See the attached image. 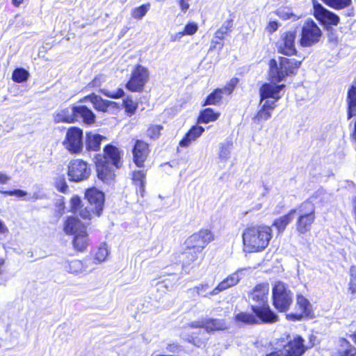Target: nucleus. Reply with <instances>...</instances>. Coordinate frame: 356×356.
<instances>
[{
  "mask_svg": "<svg viewBox=\"0 0 356 356\" xmlns=\"http://www.w3.org/2000/svg\"><path fill=\"white\" fill-rule=\"evenodd\" d=\"M300 61L295 58L280 56L278 60L272 58L269 60V77L271 83H264L259 90L260 104L266 99L272 98L278 100L280 92L285 87L284 84H276L282 81L286 76L296 74L300 67Z\"/></svg>",
  "mask_w": 356,
  "mask_h": 356,
  "instance_id": "nucleus-1",
  "label": "nucleus"
},
{
  "mask_svg": "<svg viewBox=\"0 0 356 356\" xmlns=\"http://www.w3.org/2000/svg\"><path fill=\"white\" fill-rule=\"evenodd\" d=\"M122 165V152L111 144L104 147L103 156H96L97 177L108 185L112 184L115 178L113 168L119 169Z\"/></svg>",
  "mask_w": 356,
  "mask_h": 356,
  "instance_id": "nucleus-2",
  "label": "nucleus"
},
{
  "mask_svg": "<svg viewBox=\"0 0 356 356\" xmlns=\"http://www.w3.org/2000/svg\"><path fill=\"white\" fill-rule=\"evenodd\" d=\"M271 237V228L268 226L248 228L243 234V243L251 252L265 249Z\"/></svg>",
  "mask_w": 356,
  "mask_h": 356,
  "instance_id": "nucleus-3",
  "label": "nucleus"
},
{
  "mask_svg": "<svg viewBox=\"0 0 356 356\" xmlns=\"http://www.w3.org/2000/svg\"><path fill=\"white\" fill-rule=\"evenodd\" d=\"M213 234L208 229H201L197 233H194L189 236L185 241V245L187 249L184 253L186 257H191L186 264H189L191 261H194L197 259V253H200L202 250L213 240Z\"/></svg>",
  "mask_w": 356,
  "mask_h": 356,
  "instance_id": "nucleus-4",
  "label": "nucleus"
},
{
  "mask_svg": "<svg viewBox=\"0 0 356 356\" xmlns=\"http://www.w3.org/2000/svg\"><path fill=\"white\" fill-rule=\"evenodd\" d=\"M85 197L88 205L81 209L80 217L90 220L94 215L99 216L104 209V193L96 188H90L86 190Z\"/></svg>",
  "mask_w": 356,
  "mask_h": 356,
  "instance_id": "nucleus-5",
  "label": "nucleus"
},
{
  "mask_svg": "<svg viewBox=\"0 0 356 356\" xmlns=\"http://www.w3.org/2000/svg\"><path fill=\"white\" fill-rule=\"evenodd\" d=\"M298 217L296 222V230L299 234H305L311 231L316 219L315 206L311 201H305L296 209Z\"/></svg>",
  "mask_w": 356,
  "mask_h": 356,
  "instance_id": "nucleus-6",
  "label": "nucleus"
},
{
  "mask_svg": "<svg viewBox=\"0 0 356 356\" xmlns=\"http://www.w3.org/2000/svg\"><path fill=\"white\" fill-rule=\"evenodd\" d=\"M273 305L280 312H286L292 302L293 293L282 282H276L272 289Z\"/></svg>",
  "mask_w": 356,
  "mask_h": 356,
  "instance_id": "nucleus-7",
  "label": "nucleus"
},
{
  "mask_svg": "<svg viewBox=\"0 0 356 356\" xmlns=\"http://www.w3.org/2000/svg\"><path fill=\"white\" fill-rule=\"evenodd\" d=\"M322 31L312 19L305 22L301 29L300 44L303 47H311L319 42Z\"/></svg>",
  "mask_w": 356,
  "mask_h": 356,
  "instance_id": "nucleus-8",
  "label": "nucleus"
},
{
  "mask_svg": "<svg viewBox=\"0 0 356 356\" xmlns=\"http://www.w3.org/2000/svg\"><path fill=\"white\" fill-rule=\"evenodd\" d=\"M83 130L76 127H70L65 135L63 144L66 149L72 154L80 153L83 147Z\"/></svg>",
  "mask_w": 356,
  "mask_h": 356,
  "instance_id": "nucleus-9",
  "label": "nucleus"
},
{
  "mask_svg": "<svg viewBox=\"0 0 356 356\" xmlns=\"http://www.w3.org/2000/svg\"><path fill=\"white\" fill-rule=\"evenodd\" d=\"M67 175L70 181L81 182L89 178L90 168L82 159H72L68 165Z\"/></svg>",
  "mask_w": 356,
  "mask_h": 356,
  "instance_id": "nucleus-10",
  "label": "nucleus"
},
{
  "mask_svg": "<svg viewBox=\"0 0 356 356\" xmlns=\"http://www.w3.org/2000/svg\"><path fill=\"white\" fill-rule=\"evenodd\" d=\"M149 78V70L140 65H137L132 71L130 79L126 84L127 90L131 92L142 91Z\"/></svg>",
  "mask_w": 356,
  "mask_h": 356,
  "instance_id": "nucleus-11",
  "label": "nucleus"
},
{
  "mask_svg": "<svg viewBox=\"0 0 356 356\" xmlns=\"http://www.w3.org/2000/svg\"><path fill=\"white\" fill-rule=\"evenodd\" d=\"M312 3L314 16L321 24L337 26L339 23L340 18L337 14L325 8L316 0H312Z\"/></svg>",
  "mask_w": 356,
  "mask_h": 356,
  "instance_id": "nucleus-12",
  "label": "nucleus"
},
{
  "mask_svg": "<svg viewBox=\"0 0 356 356\" xmlns=\"http://www.w3.org/2000/svg\"><path fill=\"white\" fill-rule=\"evenodd\" d=\"M304 341L299 335L288 336L287 342L283 345L282 349L287 356H302L307 350Z\"/></svg>",
  "mask_w": 356,
  "mask_h": 356,
  "instance_id": "nucleus-13",
  "label": "nucleus"
},
{
  "mask_svg": "<svg viewBox=\"0 0 356 356\" xmlns=\"http://www.w3.org/2000/svg\"><path fill=\"white\" fill-rule=\"evenodd\" d=\"M251 309L259 323H273L278 321V316L270 307L268 303L263 305H252Z\"/></svg>",
  "mask_w": 356,
  "mask_h": 356,
  "instance_id": "nucleus-14",
  "label": "nucleus"
},
{
  "mask_svg": "<svg viewBox=\"0 0 356 356\" xmlns=\"http://www.w3.org/2000/svg\"><path fill=\"white\" fill-rule=\"evenodd\" d=\"M296 38V34L295 31H288L281 37V40L277 42V49L279 53L291 56L296 53V49L295 47V40Z\"/></svg>",
  "mask_w": 356,
  "mask_h": 356,
  "instance_id": "nucleus-15",
  "label": "nucleus"
},
{
  "mask_svg": "<svg viewBox=\"0 0 356 356\" xmlns=\"http://www.w3.org/2000/svg\"><path fill=\"white\" fill-rule=\"evenodd\" d=\"M149 153V145L141 140H136L132 149L133 161L138 168L144 166V162Z\"/></svg>",
  "mask_w": 356,
  "mask_h": 356,
  "instance_id": "nucleus-16",
  "label": "nucleus"
},
{
  "mask_svg": "<svg viewBox=\"0 0 356 356\" xmlns=\"http://www.w3.org/2000/svg\"><path fill=\"white\" fill-rule=\"evenodd\" d=\"M269 291L268 284H257L250 294L249 298L256 305H263L268 303V295Z\"/></svg>",
  "mask_w": 356,
  "mask_h": 356,
  "instance_id": "nucleus-17",
  "label": "nucleus"
},
{
  "mask_svg": "<svg viewBox=\"0 0 356 356\" xmlns=\"http://www.w3.org/2000/svg\"><path fill=\"white\" fill-rule=\"evenodd\" d=\"M297 305L300 310V314H290L289 317L293 321H300L304 316L309 317L312 314V305L309 301L306 299L304 296L299 295L297 296Z\"/></svg>",
  "mask_w": 356,
  "mask_h": 356,
  "instance_id": "nucleus-18",
  "label": "nucleus"
},
{
  "mask_svg": "<svg viewBox=\"0 0 356 356\" xmlns=\"http://www.w3.org/2000/svg\"><path fill=\"white\" fill-rule=\"evenodd\" d=\"M87 100H90L96 110L102 112H106L109 106L115 107L117 105L116 102L104 99L101 96L94 93L85 97L81 102Z\"/></svg>",
  "mask_w": 356,
  "mask_h": 356,
  "instance_id": "nucleus-19",
  "label": "nucleus"
},
{
  "mask_svg": "<svg viewBox=\"0 0 356 356\" xmlns=\"http://www.w3.org/2000/svg\"><path fill=\"white\" fill-rule=\"evenodd\" d=\"M92 263V261L90 259H84L83 261L74 259L67 262L65 265V268L68 273L77 275L89 271L88 268L89 265Z\"/></svg>",
  "mask_w": 356,
  "mask_h": 356,
  "instance_id": "nucleus-20",
  "label": "nucleus"
},
{
  "mask_svg": "<svg viewBox=\"0 0 356 356\" xmlns=\"http://www.w3.org/2000/svg\"><path fill=\"white\" fill-rule=\"evenodd\" d=\"M75 122L81 120L85 124H92L95 122L96 116L92 111L86 106H74Z\"/></svg>",
  "mask_w": 356,
  "mask_h": 356,
  "instance_id": "nucleus-21",
  "label": "nucleus"
},
{
  "mask_svg": "<svg viewBox=\"0 0 356 356\" xmlns=\"http://www.w3.org/2000/svg\"><path fill=\"white\" fill-rule=\"evenodd\" d=\"M241 272L242 270H238L229 275L226 279L220 282L213 290L210 291V294L212 296H216L220 291L226 290L227 289L236 285L240 280L238 273Z\"/></svg>",
  "mask_w": 356,
  "mask_h": 356,
  "instance_id": "nucleus-22",
  "label": "nucleus"
},
{
  "mask_svg": "<svg viewBox=\"0 0 356 356\" xmlns=\"http://www.w3.org/2000/svg\"><path fill=\"white\" fill-rule=\"evenodd\" d=\"M74 106L67 107L56 111L54 114V120L56 123L66 122L73 123L75 122Z\"/></svg>",
  "mask_w": 356,
  "mask_h": 356,
  "instance_id": "nucleus-23",
  "label": "nucleus"
},
{
  "mask_svg": "<svg viewBox=\"0 0 356 356\" xmlns=\"http://www.w3.org/2000/svg\"><path fill=\"white\" fill-rule=\"evenodd\" d=\"M204 131V129L198 125L193 126L179 141V145L182 147H187L190 144L196 140Z\"/></svg>",
  "mask_w": 356,
  "mask_h": 356,
  "instance_id": "nucleus-24",
  "label": "nucleus"
},
{
  "mask_svg": "<svg viewBox=\"0 0 356 356\" xmlns=\"http://www.w3.org/2000/svg\"><path fill=\"white\" fill-rule=\"evenodd\" d=\"M205 330L207 333L225 330L229 328L223 318H205Z\"/></svg>",
  "mask_w": 356,
  "mask_h": 356,
  "instance_id": "nucleus-25",
  "label": "nucleus"
},
{
  "mask_svg": "<svg viewBox=\"0 0 356 356\" xmlns=\"http://www.w3.org/2000/svg\"><path fill=\"white\" fill-rule=\"evenodd\" d=\"M86 227L76 218L68 217L64 225V232L67 234H76Z\"/></svg>",
  "mask_w": 356,
  "mask_h": 356,
  "instance_id": "nucleus-26",
  "label": "nucleus"
},
{
  "mask_svg": "<svg viewBox=\"0 0 356 356\" xmlns=\"http://www.w3.org/2000/svg\"><path fill=\"white\" fill-rule=\"evenodd\" d=\"M105 138L100 134L87 133L86 146L89 151H98L100 148L101 143Z\"/></svg>",
  "mask_w": 356,
  "mask_h": 356,
  "instance_id": "nucleus-27",
  "label": "nucleus"
},
{
  "mask_svg": "<svg viewBox=\"0 0 356 356\" xmlns=\"http://www.w3.org/2000/svg\"><path fill=\"white\" fill-rule=\"evenodd\" d=\"M72 242L74 249L80 252L84 251L88 245L86 229H82L80 233L75 234Z\"/></svg>",
  "mask_w": 356,
  "mask_h": 356,
  "instance_id": "nucleus-28",
  "label": "nucleus"
},
{
  "mask_svg": "<svg viewBox=\"0 0 356 356\" xmlns=\"http://www.w3.org/2000/svg\"><path fill=\"white\" fill-rule=\"evenodd\" d=\"M296 213V209H291L287 214L275 220L273 225L276 227L279 232H282L289 224Z\"/></svg>",
  "mask_w": 356,
  "mask_h": 356,
  "instance_id": "nucleus-29",
  "label": "nucleus"
},
{
  "mask_svg": "<svg viewBox=\"0 0 356 356\" xmlns=\"http://www.w3.org/2000/svg\"><path fill=\"white\" fill-rule=\"evenodd\" d=\"M348 119L356 115V88L350 87L348 91Z\"/></svg>",
  "mask_w": 356,
  "mask_h": 356,
  "instance_id": "nucleus-30",
  "label": "nucleus"
},
{
  "mask_svg": "<svg viewBox=\"0 0 356 356\" xmlns=\"http://www.w3.org/2000/svg\"><path fill=\"white\" fill-rule=\"evenodd\" d=\"M146 173L143 170L132 172V181L135 186L139 187L140 195L143 196L145 192Z\"/></svg>",
  "mask_w": 356,
  "mask_h": 356,
  "instance_id": "nucleus-31",
  "label": "nucleus"
},
{
  "mask_svg": "<svg viewBox=\"0 0 356 356\" xmlns=\"http://www.w3.org/2000/svg\"><path fill=\"white\" fill-rule=\"evenodd\" d=\"M233 29V19H229L223 22L221 27L218 29L214 35V38L222 40L225 38L226 35H228L230 32H232Z\"/></svg>",
  "mask_w": 356,
  "mask_h": 356,
  "instance_id": "nucleus-32",
  "label": "nucleus"
},
{
  "mask_svg": "<svg viewBox=\"0 0 356 356\" xmlns=\"http://www.w3.org/2000/svg\"><path fill=\"white\" fill-rule=\"evenodd\" d=\"M220 114L214 112L211 108H204L200 112L198 118L199 123H209L218 119Z\"/></svg>",
  "mask_w": 356,
  "mask_h": 356,
  "instance_id": "nucleus-33",
  "label": "nucleus"
},
{
  "mask_svg": "<svg viewBox=\"0 0 356 356\" xmlns=\"http://www.w3.org/2000/svg\"><path fill=\"white\" fill-rule=\"evenodd\" d=\"M236 322H241L248 325L259 324V321L255 316V314L240 312L238 313L234 318Z\"/></svg>",
  "mask_w": 356,
  "mask_h": 356,
  "instance_id": "nucleus-34",
  "label": "nucleus"
},
{
  "mask_svg": "<svg viewBox=\"0 0 356 356\" xmlns=\"http://www.w3.org/2000/svg\"><path fill=\"white\" fill-rule=\"evenodd\" d=\"M232 145L231 140H226L220 144L219 157L222 161H227L229 158Z\"/></svg>",
  "mask_w": 356,
  "mask_h": 356,
  "instance_id": "nucleus-35",
  "label": "nucleus"
},
{
  "mask_svg": "<svg viewBox=\"0 0 356 356\" xmlns=\"http://www.w3.org/2000/svg\"><path fill=\"white\" fill-rule=\"evenodd\" d=\"M325 5L334 9L341 10L350 6L352 0H321Z\"/></svg>",
  "mask_w": 356,
  "mask_h": 356,
  "instance_id": "nucleus-36",
  "label": "nucleus"
},
{
  "mask_svg": "<svg viewBox=\"0 0 356 356\" xmlns=\"http://www.w3.org/2000/svg\"><path fill=\"white\" fill-rule=\"evenodd\" d=\"M29 76V72L23 67L16 68L12 75L13 80L16 83H24Z\"/></svg>",
  "mask_w": 356,
  "mask_h": 356,
  "instance_id": "nucleus-37",
  "label": "nucleus"
},
{
  "mask_svg": "<svg viewBox=\"0 0 356 356\" xmlns=\"http://www.w3.org/2000/svg\"><path fill=\"white\" fill-rule=\"evenodd\" d=\"M225 89L217 88L211 92L206 99L204 105H214L220 102L222 99V93Z\"/></svg>",
  "mask_w": 356,
  "mask_h": 356,
  "instance_id": "nucleus-38",
  "label": "nucleus"
},
{
  "mask_svg": "<svg viewBox=\"0 0 356 356\" xmlns=\"http://www.w3.org/2000/svg\"><path fill=\"white\" fill-rule=\"evenodd\" d=\"M341 346L345 348L341 350L339 356H356V348L353 346L346 339H340Z\"/></svg>",
  "mask_w": 356,
  "mask_h": 356,
  "instance_id": "nucleus-39",
  "label": "nucleus"
},
{
  "mask_svg": "<svg viewBox=\"0 0 356 356\" xmlns=\"http://www.w3.org/2000/svg\"><path fill=\"white\" fill-rule=\"evenodd\" d=\"M200 334H204V332L200 330H199L198 332H192L191 334L188 335L186 341L188 343H191L197 347H200L204 343V341L206 339L200 337Z\"/></svg>",
  "mask_w": 356,
  "mask_h": 356,
  "instance_id": "nucleus-40",
  "label": "nucleus"
},
{
  "mask_svg": "<svg viewBox=\"0 0 356 356\" xmlns=\"http://www.w3.org/2000/svg\"><path fill=\"white\" fill-rule=\"evenodd\" d=\"M271 118V111L261 106L256 115L253 118L254 123L260 124L263 121H266Z\"/></svg>",
  "mask_w": 356,
  "mask_h": 356,
  "instance_id": "nucleus-41",
  "label": "nucleus"
},
{
  "mask_svg": "<svg viewBox=\"0 0 356 356\" xmlns=\"http://www.w3.org/2000/svg\"><path fill=\"white\" fill-rule=\"evenodd\" d=\"M123 106L125 112L129 116L134 115L136 111L138 105L130 97H127L123 99Z\"/></svg>",
  "mask_w": 356,
  "mask_h": 356,
  "instance_id": "nucleus-42",
  "label": "nucleus"
},
{
  "mask_svg": "<svg viewBox=\"0 0 356 356\" xmlns=\"http://www.w3.org/2000/svg\"><path fill=\"white\" fill-rule=\"evenodd\" d=\"M209 289L210 286L209 284H201L199 286L194 287L193 289H190L188 291L193 293L195 291L199 296L208 297L209 296H211L210 292H207Z\"/></svg>",
  "mask_w": 356,
  "mask_h": 356,
  "instance_id": "nucleus-43",
  "label": "nucleus"
},
{
  "mask_svg": "<svg viewBox=\"0 0 356 356\" xmlns=\"http://www.w3.org/2000/svg\"><path fill=\"white\" fill-rule=\"evenodd\" d=\"M277 15L282 19H291L293 21L298 19L300 18L299 16L293 13L289 9L286 8H281L279 9L277 12Z\"/></svg>",
  "mask_w": 356,
  "mask_h": 356,
  "instance_id": "nucleus-44",
  "label": "nucleus"
},
{
  "mask_svg": "<svg viewBox=\"0 0 356 356\" xmlns=\"http://www.w3.org/2000/svg\"><path fill=\"white\" fill-rule=\"evenodd\" d=\"M108 254V250L105 243L102 244L98 248L96 254L95 260L97 261L98 263H101L106 259Z\"/></svg>",
  "mask_w": 356,
  "mask_h": 356,
  "instance_id": "nucleus-45",
  "label": "nucleus"
},
{
  "mask_svg": "<svg viewBox=\"0 0 356 356\" xmlns=\"http://www.w3.org/2000/svg\"><path fill=\"white\" fill-rule=\"evenodd\" d=\"M54 186L56 188L60 193H67L69 191L68 186L63 176L56 177Z\"/></svg>",
  "mask_w": 356,
  "mask_h": 356,
  "instance_id": "nucleus-46",
  "label": "nucleus"
},
{
  "mask_svg": "<svg viewBox=\"0 0 356 356\" xmlns=\"http://www.w3.org/2000/svg\"><path fill=\"white\" fill-rule=\"evenodd\" d=\"M100 92L104 96L112 99H118L122 97L124 94V92L122 88H118L115 91H111L109 90L102 88L100 89Z\"/></svg>",
  "mask_w": 356,
  "mask_h": 356,
  "instance_id": "nucleus-47",
  "label": "nucleus"
},
{
  "mask_svg": "<svg viewBox=\"0 0 356 356\" xmlns=\"http://www.w3.org/2000/svg\"><path fill=\"white\" fill-rule=\"evenodd\" d=\"M149 5H141L133 9L131 15L134 19H142L148 11Z\"/></svg>",
  "mask_w": 356,
  "mask_h": 356,
  "instance_id": "nucleus-48",
  "label": "nucleus"
},
{
  "mask_svg": "<svg viewBox=\"0 0 356 356\" xmlns=\"http://www.w3.org/2000/svg\"><path fill=\"white\" fill-rule=\"evenodd\" d=\"M163 129V127L161 125H152L147 131V136L152 139H156L159 137L161 131Z\"/></svg>",
  "mask_w": 356,
  "mask_h": 356,
  "instance_id": "nucleus-49",
  "label": "nucleus"
},
{
  "mask_svg": "<svg viewBox=\"0 0 356 356\" xmlns=\"http://www.w3.org/2000/svg\"><path fill=\"white\" fill-rule=\"evenodd\" d=\"M81 198L75 195L73 197H72L70 204H71V209L74 213H79V215L80 216V211L81 209H83V207L81 205Z\"/></svg>",
  "mask_w": 356,
  "mask_h": 356,
  "instance_id": "nucleus-50",
  "label": "nucleus"
},
{
  "mask_svg": "<svg viewBox=\"0 0 356 356\" xmlns=\"http://www.w3.org/2000/svg\"><path fill=\"white\" fill-rule=\"evenodd\" d=\"M0 193L5 195H15L17 197H24L27 195V193L25 191L21 189H15L13 191H0Z\"/></svg>",
  "mask_w": 356,
  "mask_h": 356,
  "instance_id": "nucleus-51",
  "label": "nucleus"
},
{
  "mask_svg": "<svg viewBox=\"0 0 356 356\" xmlns=\"http://www.w3.org/2000/svg\"><path fill=\"white\" fill-rule=\"evenodd\" d=\"M105 78L103 75H99L94 78V79L88 84L89 88H98L103 82H104Z\"/></svg>",
  "mask_w": 356,
  "mask_h": 356,
  "instance_id": "nucleus-52",
  "label": "nucleus"
},
{
  "mask_svg": "<svg viewBox=\"0 0 356 356\" xmlns=\"http://www.w3.org/2000/svg\"><path fill=\"white\" fill-rule=\"evenodd\" d=\"M276 101L277 100H275L274 99L273 100L266 99L264 100V102L263 104L261 103V104H260V106L272 112L276 106V104H275Z\"/></svg>",
  "mask_w": 356,
  "mask_h": 356,
  "instance_id": "nucleus-53",
  "label": "nucleus"
},
{
  "mask_svg": "<svg viewBox=\"0 0 356 356\" xmlns=\"http://www.w3.org/2000/svg\"><path fill=\"white\" fill-rule=\"evenodd\" d=\"M197 30V26L195 23H189L186 25L184 33V35H193L194 34Z\"/></svg>",
  "mask_w": 356,
  "mask_h": 356,
  "instance_id": "nucleus-54",
  "label": "nucleus"
},
{
  "mask_svg": "<svg viewBox=\"0 0 356 356\" xmlns=\"http://www.w3.org/2000/svg\"><path fill=\"white\" fill-rule=\"evenodd\" d=\"M205 318L198 321H193L190 323L192 328H204L205 329Z\"/></svg>",
  "mask_w": 356,
  "mask_h": 356,
  "instance_id": "nucleus-55",
  "label": "nucleus"
},
{
  "mask_svg": "<svg viewBox=\"0 0 356 356\" xmlns=\"http://www.w3.org/2000/svg\"><path fill=\"white\" fill-rule=\"evenodd\" d=\"M223 47H224L223 42L218 41L217 40H212L209 49L213 50V49H218V50L220 51L222 49Z\"/></svg>",
  "mask_w": 356,
  "mask_h": 356,
  "instance_id": "nucleus-56",
  "label": "nucleus"
},
{
  "mask_svg": "<svg viewBox=\"0 0 356 356\" xmlns=\"http://www.w3.org/2000/svg\"><path fill=\"white\" fill-rule=\"evenodd\" d=\"M348 286V291L352 294H355L356 293V279L350 278Z\"/></svg>",
  "mask_w": 356,
  "mask_h": 356,
  "instance_id": "nucleus-57",
  "label": "nucleus"
},
{
  "mask_svg": "<svg viewBox=\"0 0 356 356\" xmlns=\"http://www.w3.org/2000/svg\"><path fill=\"white\" fill-rule=\"evenodd\" d=\"M266 356H287L284 350L275 349L274 351L267 354Z\"/></svg>",
  "mask_w": 356,
  "mask_h": 356,
  "instance_id": "nucleus-58",
  "label": "nucleus"
},
{
  "mask_svg": "<svg viewBox=\"0 0 356 356\" xmlns=\"http://www.w3.org/2000/svg\"><path fill=\"white\" fill-rule=\"evenodd\" d=\"M278 27L279 24L276 21H270L268 26L270 32H275Z\"/></svg>",
  "mask_w": 356,
  "mask_h": 356,
  "instance_id": "nucleus-59",
  "label": "nucleus"
},
{
  "mask_svg": "<svg viewBox=\"0 0 356 356\" xmlns=\"http://www.w3.org/2000/svg\"><path fill=\"white\" fill-rule=\"evenodd\" d=\"M180 7L183 11H186L189 8V4L187 3L186 0H181L180 1Z\"/></svg>",
  "mask_w": 356,
  "mask_h": 356,
  "instance_id": "nucleus-60",
  "label": "nucleus"
},
{
  "mask_svg": "<svg viewBox=\"0 0 356 356\" xmlns=\"http://www.w3.org/2000/svg\"><path fill=\"white\" fill-rule=\"evenodd\" d=\"M184 35V32H179V33H175V35H172L171 40L175 41L177 40H179Z\"/></svg>",
  "mask_w": 356,
  "mask_h": 356,
  "instance_id": "nucleus-61",
  "label": "nucleus"
},
{
  "mask_svg": "<svg viewBox=\"0 0 356 356\" xmlns=\"http://www.w3.org/2000/svg\"><path fill=\"white\" fill-rule=\"evenodd\" d=\"M9 179L8 176L0 172V184H6Z\"/></svg>",
  "mask_w": 356,
  "mask_h": 356,
  "instance_id": "nucleus-62",
  "label": "nucleus"
},
{
  "mask_svg": "<svg viewBox=\"0 0 356 356\" xmlns=\"http://www.w3.org/2000/svg\"><path fill=\"white\" fill-rule=\"evenodd\" d=\"M179 347L177 345L175 344H169L167 347V350L170 352H176L178 350Z\"/></svg>",
  "mask_w": 356,
  "mask_h": 356,
  "instance_id": "nucleus-63",
  "label": "nucleus"
},
{
  "mask_svg": "<svg viewBox=\"0 0 356 356\" xmlns=\"http://www.w3.org/2000/svg\"><path fill=\"white\" fill-rule=\"evenodd\" d=\"M8 232V229L4 223L0 220V233H6Z\"/></svg>",
  "mask_w": 356,
  "mask_h": 356,
  "instance_id": "nucleus-64",
  "label": "nucleus"
}]
</instances>
